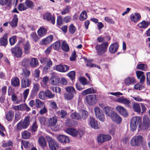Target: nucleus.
<instances>
[{
	"label": "nucleus",
	"mask_w": 150,
	"mask_h": 150,
	"mask_svg": "<svg viewBox=\"0 0 150 150\" xmlns=\"http://www.w3.org/2000/svg\"><path fill=\"white\" fill-rule=\"evenodd\" d=\"M11 52L14 54L17 57H20L22 54V52L21 49L18 47H14L11 49Z\"/></svg>",
	"instance_id": "1a4fd4ad"
},
{
	"label": "nucleus",
	"mask_w": 150,
	"mask_h": 150,
	"mask_svg": "<svg viewBox=\"0 0 150 150\" xmlns=\"http://www.w3.org/2000/svg\"><path fill=\"white\" fill-rule=\"evenodd\" d=\"M141 118L138 116H135L132 117L130 122L131 130L132 131H134L137 128V126L141 122Z\"/></svg>",
	"instance_id": "f257e3e1"
},
{
	"label": "nucleus",
	"mask_w": 150,
	"mask_h": 150,
	"mask_svg": "<svg viewBox=\"0 0 150 150\" xmlns=\"http://www.w3.org/2000/svg\"><path fill=\"white\" fill-rule=\"evenodd\" d=\"M31 134L26 130L22 134V138L25 139L29 138Z\"/></svg>",
	"instance_id": "09e8293b"
},
{
	"label": "nucleus",
	"mask_w": 150,
	"mask_h": 150,
	"mask_svg": "<svg viewBox=\"0 0 150 150\" xmlns=\"http://www.w3.org/2000/svg\"><path fill=\"white\" fill-rule=\"evenodd\" d=\"M67 76L72 80H73L75 78V72L74 71H71L68 73Z\"/></svg>",
	"instance_id": "864d4df0"
},
{
	"label": "nucleus",
	"mask_w": 150,
	"mask_h": 150,
	"mask_svg": "<svg viewBox=\"0 0 150 150\" xmlns=\"http://www.w3.org/2000/svg\"><path fill=\"white\" fill-rule=\"evenodd\" d=\"M116 102L124 104L126 107L130 108V101L128 99L123 96L118 98L116 100Z\"/></svg>",
	"instance_id": "423d86ee"
},
{
	"label": "nucleus",
	"mask_w": 150,
	"mask_h": 150,
	"mask_svg": "<svg viewBox=\"0 0 150 150\" xmlns=\"http://www.w3.org/2000/svg\"><path fill=\"white\" fill-rule=\"evenodd\" d=\"M86 101L88 104L92 105L97 102V100L95 95H90L86 96Z\"/></svg>",
	"instance_id": "0eeeda50"
},
{
	"label": "nucleus",
	"mask_w": 150,
	"mask_h": 150,
	"mask_svg": "<svg viewBox=\"0 0 150 150\" xmlns=\"http://www.w3.org/2000/svg\"><path fill=\"white\" fill-rule=\"evenodd\" d=\"M90 126L92 128L96 129H98L99 128V125L97 121L93 118L90 117Z\"/></svg>",
	"instance_id": "f3484780"
},
{
	"label": "nucleus",
	"mask_w": 150,
	"mask_h": 150,
	"mask_svg": "<svg viewBox=\"0 0 150 150\" xmlns=\"http://www.w3.org/2000/svg\"><path fill=\"white\" fill-rule=\"evenodd\" d=\"M112 121L117 124H120L122 121L120 116L115 112H114L110 117Z\"/></svg>",
	"instance_id": "f8f14e48"
},
{
	"label": "nucleus",
	"mask_w": 150,
	"mask_h": 150,
	"mask_svg": "<svg viewBox=\"0 0 150 150\" xmlns=\"http://www.w3.org/2000/svg\"><path fill=\"white\" fill-rule=\"evenodd\" d=\"M45 96L50 98H52L55 96V94H53L48 90H46L45 91Z\"/></svg>",
	"instance_id": "49530a36"
},
{
	"label": "nucleus",
	"mask_w": 150,
	"mask_h": 150,
	"mask_svg": "<svg viewBox=\"0 0 150 150\" xmlns=\"http://www.w3.org/2000/svg\"><path fill=\"white\" fill-rule=\"evenodd\" d=\"M11 85L13 86H17L20 84L19 80L17 78H13L11 80Z\"/></svg>",
	"instance_id": "72a5a7b5"
},
{
	"label": "nucleus",
	"mask_w": 150,
	"mask_h": 150,
	"mask_svg": "<svg viewBox=\"0 0 150 150\" xmlns=\"http://www.w3.org/2000/svg\"><path fill=\"white\" fill-rule=\"evenodd\" d=\"M60 45V43L59 41H57L54 42L53 45L52 46L53 48L55 50H57L59 49Z\"/></svg>",
	"instance_id": "680f3d73"
},
{
	"label": "nucleus",
	"mask_w": 150,
	"mask_h": 150,
	"mask_svg": "<svg viewBox=\"0 0 150 150\" xmlns=\"http://www.w3.org/2000/svg\"><path fill=\"white\" fill-rule=\"evenodd\" d=\"M30 73V71L26 69H23L22 75L24 76L28 77L29 76Z\"/></svg>",
	"instance_id": "603ef678"
},
{
	"label": "nucleus",
	"mask_w": 150,
	"mask_h": 150,
	"mask_svg": "<svg viewBox=\"0 0 150 150\" xmlns=\"http://www.w3.org/2000/svg\"><path fill=\"white\" fill-rule=\"evenodd\" d=\"M62 49L65 52H67L69 50V47L65 41L62 42L61 45Z\"/></svg>",
	"instance_id": "4c0bfd02"
},
{
	"label": "nucleus",
	"mask_w": 150,
	"mask_h": 150,
	"mask_svg": "<svg viewBox=\"0 0 150 150\" xmlns=\"http://www.w3.org/2000/svg\"><path fill=\"white\" fill-rule=\"evenodd\" d=\"M74 95L72 93H65L64 94V98L67 100H70L73 98Z\"/></svg>",
	"instance_id": "a19ab883"
},
{
	"label": "nucleus",
	"mask_w": 150,
	"mask_h": 150,
	"mask_svg": "<svg viewBox=\"0 0 150 150\" xmlns=\"http://www.w3.org/2000/svg\"><path fill=\"white\" fill-rule=\"evenodd\" d=\"M105 21L110 24H114L115 23V21L111 18L108 17H105Z\"/></svg>",
	"instance_id": "774afa93"
},
{
	"label": "nucleus",
	"mask_w": 150,
	"mask_h": 150,
	"mask_svg": "<svg viewBox=\"0 0 150 150\" xmlns=\"http://www.w3.org/2000/svg\"><path fill=\"white\" fill-rule=\"evenodd\" d=\"M96 92L95 90L93 88L91 87L83 91L82 93V95L85 96L88 94L94 93Z\"/></svg>",
	"instance_id": "bb28decb"
},
{
	"label": "nucleus",
	"mask_w": 150,
	"mask_h": 150,
	"mask_svg": "<svg viewBox=\"0 0 150 150\" xmlns=\"http://www.w3.org/2000/svg\"><path fill=\"white\" fill-rule=\"evenodd\" d=\"M44 19L46 20L49 22H51L53 24L55 23V17L52 16L50 13H46L43 15Z\"/></svg>",
	"instance_id": "9d476101"
},
{
	"label": "nucleus",
	"mask_w": 150,
	"mask_h": 150,
	"mask_svg": "<svg viewBox=\"0 0 150 150\" xmlns=\"http://www.w3.org/2000/svg\"><path fill=\"white\" fill-rule=\"evenodd\" d=\"M55 69L57 71L62 72H66L69 69V67L66 65H57L56 66Z\"/></svg>",
	"instance_id": "4468645a"
},
{
	"label": "nucleus",
	"mask_w": 150,
	"mask_h": 150,
	"mask_svg": "<svg viewBox=\"0 0 150 150\" xmlns=\"http://www.w3.org/2000/svg\"><path fill=\"white\" fill-rule=\"evenodd\" d=\"M65 89L69 93H72L76 94V91L74 87L71 86H68L65 88Z\"/></svg>",
	"instance_id": "a18cd8bd"
},
{
	"label": "nucleus",
	"mask_w": 150,
	"mask_h": 150,
	"mask_svg": "<svg viewBox=\"0 0 150 150\" xmlns=\"http://www.w3.org/2000/svg\"><path fill=\"white\" fill-rule=\"evenodd\" d=\"M133 110L136 112L140 113L141 112V108L139 105L137 103H133L132 105Z\"/></svg>",
	"instance_id": "f704fd0d"
},
{
	"label": "nucleus",
	"mask_w": 150,
	"mask_h": 150,
	"mask_svg": "<svg viewBox=\"0 0 150 150\" xmlns=\"http://www.w3.org/2000/svg\"><path fill=\"white\" fill-rule=\"evenodd\" d=\"M150 22L148 21L143 20L137 25L138 26L141 28H145L150 25Z\"/></svg>",
	"instance_id": "b1692460"
},
{
	"label": "nucleus",
	"mask_w": 150,
	"mask_h": 150,
	"mask_svg": "<svg viewBox=\"0 0 150 150\" xmlns=\"http://www.w3.org/2000/svg\"><path fill=\"white\" fill-rule=\"evenodd\" d=\"M57 119L56 117H52L48 120L49 125L50 126H54L57 123Z\"/></svg>",
	"instance_id": "c756f323"
},
{
	"label": "nucleus",
	"mask_w": 150,
	"mask_h": 150,
	"mask_svg": "<svg viewBox=\"0 0 150 150\" xmlns=\"http://www.w3.org/2000/svg\"><path fill=\"white\" fill-rule=\"evenodd\" d=\"M137 78L140 79V82L143 83L145 80V76L144 75V72L142 71H137L136 72Z\"/></svg>",
	"instance_id": "6ab92c4d"
},
{
	"label": "nucleus",
	"mask_w": 150,
	"mask_h": 150,
	"mask_svg": "<svg viewBox=\"0 0 150 150\" xmlns=\"http://www.w3.org/2000/svg\"><path fill=\"white\" fill-rule=\"evenodd\" d=\"M29 92V89L28 88L26 89L25 90L23 93L24 101H25L26 100L28 96V95Z\"/></svg>",
	"instance_id": "bf43d9fd"
},
{
	"label": "nucleus",
	"mask_w": 150,
	"mask_h": 150,
	"mask_svg": "<svg viewBox=\"0 0 150 150\" xmlns=\"http://www.w3.org/2000/svg\"><path fill=\"white\" fill-rule=\"evenodd\" d=\"M24 4L27 7V9L28 8L32 9L34 6L33 2L30 0H26L24 2Z\"/></svg>",
	"instance_id": "e433bc0d"
},
{
	"label": "nucleus",
	"mask_w": 150,
	"mask_h": 150,
	"mask_svg": "<svg viewBox=\"0 0 150 150\" xmlns=\"http://www.w3.org/2000/svg\"><path fill=\"white\" fill-rule=\"evenodd\" d=\"M16 36L14 35L10 38L9 40L10 45H12L15 43L16 41Z\"/></svg>",
	"instance_id": "052dcab7"
},
{
	"label": "nucleus",
	"mask_w": 150,
	"mask_h": 150,
	"mask_svg": "<svg viewBox=\"0 0 150 150\" xmlns=\"http://www.w3.org/2000/svg\"><path fill=\"white\" fill-rule=\"evenodd\" d=\"M29 59L28 58H24L22 62V65L24 67H27L29 64Z\"/></svg>",
	"instance_id": "6e6d98bb"
},
{
	"label": "nucleus",
	"mask_w": 150,
	"mask_h": 150,
	"mask_svg": "<svg viewBox=\"0 0 150 150\" xmlns=\"http://www.w3.org/2000/svg\"><path fill=\"white\" fill-rule=\"evenodd\" d=\"M143 138L141 135L135 136L132 139L130 143L133 146H139L142 144Z\"/></svg>",
	"instance_id": "20e7f679"
},
{
	"label": "nucleus",
	"mask_w": 150,
	"mask_h": 150,
	"mask_svg": "<svg viewBox=\"0 0 150 150\" xmlns=\"http://www.w3.org/2000/svg\"><path fill=\"white\" fill-rule=\"evenodd\" d=\"M69 30L71 34H74L76 31V28L73 24H71L69 27Z\"/></svg>",
	"instance_id": "4d7b16f0"
},
{
	"label": "nucleus",
	"mask_w": 150,
	"mask_h": 150,
	"mask_svg": "<svg viewBox=\"0 0 150 150\" xmlns=\"http://www.w3.org/2000/svg\"><path fill=\"white\" fill-rule=\"evenodd\" d=\"M47 31L46 28L41 27L38 30V33L39 36L41 37L46 35Z\"/></svg>",
	"instance_id": "cd10ccee"
},
{
	"label": "nucleus",
	"mask_w": 150,
	"mask_h": 150,
	"mask_svg": "<svg viewBox=\"0 0 150 150\" xmlns=\"http://www.w3.org/2000/svg\"><path fill=\"white\" fill-rule=\"evenodd\" d=\"M94 112L97 118L102 122H104L105 118L102 110L98 107H96L94 109Z\"/></svg>",
	"instance_id": "39448f33"
},
{
	"label": "nucleus",
	"mask_w": 150,
	"mask_h": 150,
	"mask_svg": "<svg viewBox=\"0 0 150 150\" xmlns=\"http://www.w3.org/2000/svg\"><path fill=\"white\" fill-rule=\"evenodd\" d=\"M108 45V44L107 42H104L100 45H97L95 48L98 54L99 55L103 54L106 51Z\"/></svg>",
	"instance_id": "f03ea898"
},
{
	"label": "nucleus",
	"mask_w": 150,
	"mask_h": 150,
	"mask_svg": "<svg viewBox=\"0 0 150 150\" xmlns=\"http://www.w3.org/2000/svg\"><path fill=\"white\" fill-rule=\"evenodd\" d=\"M98 141L99 143L104 142V134H100L97 137Z\"/></svg>",
	"instance_id": "0e129e2a"
},
{
	"label": "nucleus",
	"mask_w": 150,
	"mask_h": 150,
	"mask_svg": "<svg viewBox=\"0 0 150 150\" xmlns=\"http://www.w3.org/2000/svg\"><path fill=\"white\" fill-rule=\"evenodd\" d=\"M125 84L127 86H129L130 85L134 84L136 83V80L133 77H128L125 80Z\"/></svg>",
	"instance_id": "dca6fc26"
},
{
	"label": "nucleus",
	"mask_w": 150,
	"mask_h": 150,
	"mask_svg": "<svg viewBox=\"0 0 150 150\" xmlns=\"http://www.w3.org/2000/svg\"><path fill=\"white\" fill-rule=\"evenodd\" d=\"M8 34H5L3 37L0 39V42L1 45L3 46H6L7 44Z\"/></svg>",
	"instance_id": "a878e982"
},
{
	"label": "nucleus",
	"mask_w": 150,
	"mask_h": 150,
	"mask_svg": "<svg viewBox=\"0 0 150 150\" xmlns=\"http://www.w3.org/2000/svg\"><path fill=\"white\" fill-rule=\"evenodd\" d=\"M18 19L16 15H14L11 21L9 22L10 25L12 28H16L17 25Z\"/></svg>",
	"instance_id": "412c9836"
},
{
	"label": "nucleus",
	"mask_w": 150,
	"mask_h": 150,
	"mask_svg": "<svg viewBox=\"0 0 150 150\" xmlns=\"http://www.w3.org/2000/svg\"><path fill=\"white\" fill-rule=\"evenodd\" d=\"M53 39V36L51 35H50L42 40L41 44L44 45L49 44L52 41Z\"/></svg>",
	"instance_id": "4be33fe9"
},
{
	"label": "nucleus",
	"mask_w": 150,
	"mask_h": 150,
	"mask_svg": "<svg viewBox=\"0 0 150 150\" xmlns=\"http://www.w3.org/2000/svg\"><path fill=\"white\" fill-rule=\"evenodd\" d=\"M11 3V0H0V4L4 5H9Z\"/></svg>",
	"instance_id": "e2e57ef3"
},
{
	"label": "nucleus",
	"mask_w": 150,
	"mask_h": 150,
	"mask_svg": "<svg viewBox=\"0 0 150 150\" xmlns=\"http://www.w3.org/2000/svg\"><path fill=\"white\" fill-rule=\"evenodd\" d=\"M81 117V119H82L84 120L88 117V112L85 110H81L79 111Z\"/></svg>",
	"instance_id": "2f4dec72"
},
{
	"label": "nucleus",
	"mask_w": 150,
	"mask_h": 150,
	"mask_svg": "<svg viewBox=\"0 0 150 150\" xmlns=\"http://www.w3.org/2000/svg\"><path fill=\"white\" fill-rule=\"evenodd\" d=\"M31 38L35 42L38 41L40 39V38L38 36L35 32H33L30 35Z\"/></svg>",
	"instance_id": "37998d69"
},
{
	"label": "nucleus",
	"mask_w": 150,
	"mask_h": 150,
	"mask_svg": "<svg viewBox=\"0 0 150 150\" xmlns=\"http://www.w3.org/2000/svg\"><path fill=\"white\" fill-rule=\"evenodd\" d=\"M30 45L28 42H26L24 46V52L25 54L29 53L30 50Z\"/></svg>",
	"instance_id": "c03bdc74"
},
{
	"label": "nucleus",
	"mask_w": 150,
	"mask_h": 150,
	"mask_svg": "<svg viewBox=\"0 0 150 150\" xmlns=\"http://www.w3.org/2000/svg\"><path fill=\"white\" fill-rule=\"evenodd\" d=\"M31 81L28 78H24L21 80V86L22 88H26L29 87L31 83Z\"/></svg>",
	"instance_id": "9b49d317"
},
{
	"label": "nucleus",
	"mask_w": 150,
	"mask_h": 150,
	"mask_svg": "<svg viewBox=\"0 0 150 150\" xmlns=\"http://www.w3.org/2000/svg\"><path fill=\"white\" fill-rule=\"evenodd\" d=\"M59 80L56 78L52 77L50 79V83L53 85H57L59 83Z\"/></svg>",
	"instance_id": "de8ad7c7"
},
{
	"label": "nucleus",
	"mask_w": 150,
	"mask_h": 150,
	"mask_svg": "<svg viewBox=\"0 0 150 150\" xmlns=\"http://www.w3.org/2000/svg\"><path fill=\"white\" fill-rule=\"evenodd\" d=\"M103 110L105 114L109 117H110L114 112L112 108L110 107H105L103 109Z\"/></svg>",
	"instance_id": "2eb2a0df"
},
{
	"label": "nucleus",
	"mask_w": 150,
	"mask_h": 150,
	"mask_svg": "<svg viewBox=\"0 0 150 150\" xmlns=\"http://www.w3.org/2000/svg\"><path fill=\"white\" fill-rule=\"evenodd\" d=\"M40 87V85L38 83L34 84L32 90V93L33 94H36L39 91Z\"/></svg>",
	"instance_id": "7c9ffc66"
},
{
	"label": "nucleus",
	"mask_w": 150,
	"mask_h": 150,
	"mask_svg": "<svg viewBox=\"0 0 150 150\" xmlns=\"http://www.w3.org/2000/svg\"><path fill=\"white\" fill-rule=\"evenodd\" d=\"M141 18V16L139 13H135L130 16V19L132 21L136 23Z\"/></svg>",
	"instance_id": "a211bd4d"
},
{
	"label": "nucleus",
	"mask_w": 150,
	"mask_h": 150,
	"mask_svg": "<svg viewBox=\"0 0 150 150\" xmlns=\"http://www.w3.org/2000/svg\"><path fill=\"white\" fill-rule=\"evenodd\" d=\"M23 129H25V128L22 123V121H20L17 125V130H21Z\"/></svg>",
	"instance_id": "13d9d810"
},
{
	"label": "nucleus",
	"mask_w": 150,
	"mask_h": 150,
	"mask_svg": "<svg viewBox=\"0 0 150 150\" xmlns=\"http://www.w3.org/2000/svg\"><path fill=\"white\" fill-rule=\"evenodd\" d=\"M147 66L145 64H139L137 65V68L138 69H141L143 71H146L147 69Z\"/></svg>",
	"instance_id": "3c124183"
},
{
	"label": "nucleus",
	"mask_w": 150,
	"mask_h": 150,
	"mask_svg": "<svg viewBox=\"0 0 150 150\" xmlns=\"http://www.w3.org/2000/svg\"><path fill=\"white\" fill-rule=\"evenodd\" d=\"M116 110L120 114L126 117L128 115L127 110L122 106H118L116 108Z\"/></svg>",
	"instance_id": "ddd939ff"
},
{
	"label": "nucleus",
	"mask_w": 150,
	"mask_h": 150,
	"mask_svg": "<svg viewBox=\"0 0 150 150\" xmlns=\"http://www.w3.org/2000/svg\"><path fill=\"white\" fill-rule=\"evenodd\" d=\"M66 132L68 134L71 135L73 137H76L79 136L80 137L83 134V132L81 130L78 131L76 129L72 128H69L66 130Z\"/></svg>",
	"instance_id": "7ed1b4c3"
},
{
	"label": "nucleus",
	"mask_w": 150,
	"mask_h": 150,
	"mask_svg": "<svg viewBox=\"0 0 150 150\" xmlns=\"http://www.w3.org/2000/svg\"><path fill=\"white\" fill-rule=\"evenodd\" d=\"M18 8L20 11H23L26 10L27 7L24 4V3L19 4L18 6Z\"/></svg>",
	"instance_id": "8fccbe9b"
},
{
	"label": "nucleus",
	"mask_w": 150,
	"mask_h": 150,
	"mask_svg": "<svg viewBox=\"0 0 150 150\" xmlns=\"http://www.w3.org/2000/svg\"><path fill=\"white\" fill-rule=\"evenodd\" d=\"M38 142L41 146L43 147L45 146L46 144L45 140L42 137H39Z\"/></svg>",
	"instance_id": "79ce46f5"
},
{
	"label": "nucleus",
	"mask_w": 150,
	"mask_h": 150,
	"mask_svg": "<svg viewBox=\"0 0 150 150\" xmlns=\"http://www.w3.org/2000/svg\"><path fill=\"white\" fill-rule=\"evenodd\" d=\"M30 64L31 67H35L38 65V60L36 58H33L30 61Z\"/></svg>",
	"instance_id": "c85d7f7f"
},
{
	"label": "nucleus",
	"mask_w": 150,
	"mask_h": 150,
	"mask_svg": "<svg viewBox=\"0 0 150 150\" xmlns=\"http://www.w3.org/2000/svg\"><path fill=\"white\" fill-rule=\"evenodd\" d=\"M30 118L28 116H26L25 117L23 121H22V123L25 127V129L27 128L30 125Z\"/></svg>",
	"instance_id": "473e14b6"
},
{
	"label": "nucleus",
	"mask_w": 150,
	"mask_h": 150,
	"mask_svg": "<svg viewBox=\"0 0 150 150\" xmlns=\"http://www.w3.org/2000/svg\"><path fill=\"white\" fill-rule=\"evenodd\" d=\"M80 81L83 85L88 84V82L87 79L84 77H81L80 79Z\"/></svg>",
	"instance_id": "338daca9"
},
{
	"label": "nucleus",
	"mask_w": 150,
	"mask_h": 150,
	"mask_svg": "<svg viewBox=\"0 0 150 150\" xmlns=\"http://www.w3.org/2000/svg\"><path fill=\"white\" fill-rule=\"evenodd\" d=\"M118 47L119 46L117 43H114L110 46L109 48V51L112 53H114L117 51Z\"/></svg>",
	"instance_id": "5701e85b"
},
{
	"label": "nucleus",
	"mask_w": 150,
	"mask_h": 150,
	"mask_svg": "<svg viewBox=\"0 0 150 150\" xmlns=\"http://www.w3.org/2000/svg\"><path fill=\"white\" fill-rule=\"evenodd\" d=\"M50 148L52 150H57L58 148V144L54 140L50 138L49 142Z\"/></svg>",
	"instance_id": "6e6552de"
},
{
	"label": "nucleus",
	"mask_w": 150,
	"mask_h": 150,
	"mask_svg": "<svg viewBox=\"0 0 150 150\" xmlns=\"http://www.w3.org/2000/svg\"><path fill=\"white\" fill-rule=\"evenodd\" d=\"M14 112L11 110H9L6 114L5 116L6 119L8 121H12L14 115Z\"/></svg>",
	"instance_id": "393cba45"
},
{
	"label": "nucleus",
	"mask_w": 150,
	"mask_h": 150,
	"mask_svg": "<svg viewBox=\"0 0 150 150\" xmlns=\"http://www.w3.org/2000/svg\"><path fill=\"white\" fill-rule=\"evenodd\" d=\"M38 126L37 123L35 122L31 127V130L32 132H35L37 130Z\"/></svg>",
	"instance_id": "5fc2aeb1"
},
{
	"label": "nucleus",
	"mask_w": 150,
	"mask_h": 150,
	"mask_svg": "<svg viewBox=\"0 0 150 150\" xmlns=\"http://www.w3.org/2000/svg\"><path fill=\"white\" fill-rule=\"evenodd\" d=\"M71 117L74 119L76 120H81V116L79 113L73 112L70 115Z\"/></svg>",
	"instance_id": "58836bf2"
},
{
	"label": "nucleus",
	"mask_w": 150,
	"mask_h": 150,
	"mask_svg": "<svg viewBox=\"0 0 150 150\" xmlns=\"http://www.w3.org/2000/svg\"><path fill=\"white\" fill-rule=\"evenodd\" d=\"M88 16L86 11L84 10L81 13L79 17V19L81 21H83L87 18Z\"/></svg>",
	"instance_id": "c9c22d12"
},
{
	"label": "nucleus",
	"mask_w": 150,
	"mask_h": 150,
	"mask_svg": "<svg viewBox=\"0 0 150 150\" xmlns=\"http://www.w3.org/2000/svg\"><path fill=\"white\" fill-rule=\"evenodd\" d=\"M45 92L43 91H41L38 94L39 98L42 100H43L45 98Z\"/></svg>",
	"instance_id": "69168bd1"
},
{
	"label": "nucleus",
	"mask_w": 150,
	"mask_h": 150,
	"mask_svg": "<svg viewBox=\"0 0 150 150\" xmlns=\"http://www.w3.org/2000/svg\"><path fill=\"white\" fill-rule=\"evenodd\" d=\"M45 105V104L41 101L39 99H36L35 106L36 108H40Z\"/></svg>",
	"instance_id": "ea45409f"
},
{
	"label": "nucleus",
	"mask_w": 150,
	"mask_h": 150,
	"mask_svg": "<svg viewBox=\"0 0 150 150\" xmlns=\"http://www.w3.org/2000/svg\"><path fill=\"white\" fill-rule=\"evenodd\" d=\"M57 139L59 142L62 143H67L69 142V138L66 136L61 135L57 137Z\"/></svg>",
	"instance_id": "aec40b11"
}]
</instances>
